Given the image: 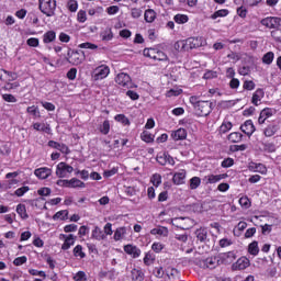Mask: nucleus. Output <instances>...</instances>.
<instances>
[{"label":"nucleus","instance_id":"1","mask_svg":"<svg viewBox=\"0 0 281 281\" xmlns=\"http://www.w3.org/2000/svg\"><path fill=\"white\" fill-rule=\"evenodd\" d=\"M190 103L192 104L196 115L199 117H207L212 111H214L215 104L210 101H201L199 100V97L193 95L189 99Z\"/></svg>","mask_w":281,"mask_h":281},{"label":"nucleus","instance_id":"2","mask_svg":"<svg viewBox=\"0 0 281 281\" xmlns=\"http://www.w3.org/2000/svg\"><path fill=\"white\" fill-rule=\"evenodd\" d=\"M38 8L45 16H54L56 14V0H38Z\"/></svg>","mask_w":281,"mask_h":281},{"label":"nucleus","instance_id":"3","mask_svg":"<svg viewBox=\"0 0 281 281\" xmlns=\"http://www.w3.org/2000/svg\"><path fill=\"white\" fill-rule=\"evenodd\" d=\"M143 56H146V58H151V60H168V55H166L164 50H159V48H145L143 50Z\"/></svg>","mask_w":281,"mask_h":281},{"label":"nucleus","instance_id":"4","mask_svg":"<svg viewBox=\"0 0 281 281\" xmlns=\"http://www.w3.org/2000/svg\"><path fill=\"white\" fill-rule=\"evenodd\" d=\"M74 172V168L67 162H59L56 167V176L59 179H65L67 175H71Z\"/></svg>","mask_w":281,"mask_h":281},{"label":"nucleus","instance_id":"5","mask_svg":"<svg viewBox=\"0 0 281 281\" xmlns=\"http://www.w3.org/2000/svg\"><path fill=\"white\" fill-rule=\"evenodd\" d=\"M261 25L268 27L269 30H278L279 27H281V19L268 16L261 20Z\"/></svg>","mask_w":281,"mask_h":281},{"label":"nucleus","instance_id":"6","mask_svg":"<svg viewBox=\"0 0 281 281\" xmlns=\"http://www.w3.org/2000/svg\"><path fill=\"white\" fill-rule=\"evenodd\" d=\"M81 54L82 55L80 56V53L78 50L74 52L69 49L67 53L68 63H71V65H82L85 60V52H82Z\"/></svg>","mask_w":281,"mask_h":281},{"label":"nucleus","instance_id":"7","mask_svg":"<svg viewBox=\"0 0 281 281\" xmlns=\"http://www.w3.org/2000/svg\"><path fill=\"white\" fill-rule=\"evenodd\" d=\"M218 265H221L220 257H209L200 261V267H202V269H216Z\"/></svg>","mask_w":281,"mask_h":281},{"label":"nucleus","instance_id":"8","mask_svg":"<svg viewBox=\"0 0 281 281\" xmlns=\"http://www.w3.org/2000/svg\"><path fill=\"white\" fill-rule=\"evenodd\" d=\"M115 82L116 85H120V87H125L126 89H130L132 81H131V76L126 72H120L115 77Z\"/></svg>","mask_w":281,"mask_h":281},{"label":"nucleus","instance_id":"9","mask_svg":"<svg viewBox=\"0 0 281 281\" xmlns=\"http://www.w3.org/2000/svg\"><path fill=\"white\" fill-rule=\"evenodd\" d=\"M111 74L109 66H99L94 70V80H104Z\"/></svg>","mask_w":281,"mask_h":281},{"label":"nucleus","instance_id":"10","mask_svg":"<svg viewBox=\"0 0 281 281\" xmlns=\"http://www.w3.org/2000/svg\"><path fill=\"white\" fill-rule=\"evenodd\" d=\"M218 258H220V265H232V262L236 260V252L234 251L224 252V254H221Z\"/></svg>","mask_w":281,"mask_h":281},{"label":"nucleus","instance_id":"11","mask_svg":"<svg viewBox=\"0 0 281 281\" xmlns=\"http://www.w3.org/2000/svg\"><path fill=\"white\" fill-rule=\"evenodd\" d=\"M241 133H245V135H248V137H251L254 133H256V126H254V121L247 120L241 126H240Z\"/></svg>","mask_w":281,"mask_h":281},{"label":"nucleus","instance_id":"12","mask_svg":"<svg viewBox=\"0 0 281 281\" xmlns=\"http://www.w3.org/2000/svg\"><path fill=\"white\" fill-rule=\"evenodd\" d=\"M49 148H55V150H60L63 155H69L70 150L69 147L65 144H60L56 140H49L48 142Z\"/></svg>","mask_w":281,"mask_h":281},{"label":"nucleus","instance_id":"13","mask_svg":"<svg viewBox=\"0 0 281 281\" xmlns=\"http://www.w3.org/2000/svg\"><path fill=\"white\" fill-rule=\"evenodd\" d=\"M124 251L133 258H139V256L142 255V250L137 248V246H133L131 244L124 246Z\"/></svg>","mask_w":281,"mask_h":281},{"label":"nucleus","instance_id":"14","mask_svg":"<svg viewBox=\"0 0 281 281\" xmlns=\"http://www.w3.org/2000/svg\"><path fill=\"white\" fill-rule=\"evenodd\" d=\"M34 175L38 179H47L52 177V169L47 167H42V168L35 169Z\"/></svg>","mask_w":281,"mask_h":281},{"label":"nucleus","instance_id":"15","mask_svg":"<svg viewBox=\"0 0 281 281\" xmlns=\"http://www.w3.org/2000/svg\"><path fill=\"white\" fill-rule=\"evenodd\" d=\"M171 137L175 142H181L188 137V131L186 128H178L171 133Z\"/></svg>","mask_w":281,"mask_h":281},{"label":"nucleus","instance_id":"16","mask_svg":"<svg viewBox=\"0 0 281 281\" xmlns=\"http://www.w3.org/2000/svg\"><path fill=\"white\" fill-rule=\"evenodd\" d=\"M271 115H273V110L270 108H265L259 115L258 119V124H265V122H267V120H269V117H271Z\"/></svg>","mask_w":281,"mask_h":281},{"label":"nucleus","instance_id":"17","mask_svg":"<svg viewBox=\"0 0 281 281\" xmlns=\"http://www.w3.org/2000/svg\"><path fill=\"white\" fill-rule=\"evenodd\" d=\"M226 173H221V175H210L204 177L203 181H205V183H218V181L226 179Z\"/></svg>","mask_w":281,"mask_h":281},{"label":"nucleus","instance_id":"18","mask_svg":"<svg viewBox=\"0 0 281 281\" xmlns=\"http://www.w3.org/2000/svg\"><path fill=\"white\" fill-rule=\"evenodd\" d=\"M60 236H63V238H66L64 244L61 245V249L64 251H67V249H70V247L76 243V238L71 234L69 236L61 234Z\"/></svg>","mask_w":281,"mask_h":281},{"label":"nucleus","instance_id":"19","mask_svg":"<svg viewBox=\"0 0 281 281\" xmlns=\"http://www.w3.org/2000/svg\"><path fill=\"white\" fill-rule=\"evenodd\" d=\"M184 45L187 47V52L190 49H196L201 46V43L199 42V38L189 37L184 41Z\"/></svg>","mask_w":281,"mask_h":281},{"label":"nucleus","instance_id":"20","mask_svg":"<svg viewBox=\"0 0 281 281\" xmlns=\"http://www.w3.org/2000/svg\"><path fill=\"white\" fill-rule=\"evenodd\" d=\"M249 267V259L247 258H239L234 265L233 269H237L238 271H243Z\"/></svg>","mask_w":281,"mask_h":281},{"label":"nucleus","instance_id":"21","mask_svg":"<svg viewBox=\"0 0 281 281\" xmlns=\"http://www.w3.org/2000/svg\"><path fill=\"white\" fill-rule=\"evenodd\" d=\"M265 98V90L258 88L254 94H252V99H251V102L252 104H255V106H259V102L260 100H262Z\"/></svg>","mask_w":281,"mask_h":281},{"label":"nucleus","instance_id":"22","mask_svg":"<svg viewBox=\"0 0 281 281\" xmlns=\"http://www.w3.org/2000/svg\"><path fill=\"white\" fill-rule=\"evenodd\" d=\"M277 131H280V126L278 124H270L263 130L265 137H273Z\"/></svg>","mask_w":281,"mask_h":281},{"label":"nucleus","instance_id":"23","mask_svg":"<svg viewBox=\"0 0 281 281\" xmlns=\"http://www.w3.org/2000/svg\"><path fill=\"white\" fill-rule=\"evenodd\" d=\"M172 181L176 186H181L186 181V170H181L173 175Z\"/></svg>","mask_w":281,"mask_h":281},{"label":"nucleus","instance_id":"24","mask_svg":"<svg viewBox=\"0 0 281 281\" xmlns=\"http://www.w3.org/2000/svg\"><path fill=\"white\" fill-rule=\"evenodd\" d=\"M126 237V227L122 226L115 229L114 232V240L119 241V240H123V238Z\"/></svg>","mask_w":281,"mask_h":281},{"label":"nucleus","instance_id":"25","mask_svg":"<svg viewBox=\"0 0 281 281\" xmlns=\"http://www.w3.org/2000/svg\"><path fill=\"white\" fill-rule=\"evenodd\" d=\"M144 19L146 23H153L155 19H157V13L153 9H148L145 11Z\"/></svg>","mask_w":281,"mask_h":281},{"label":"nucleus","instance_id":"26","mask_svg":"<svg viewBox=\"0 0 281 281\" xmlns=\"http://www.w3.org/2000/svg\"><path fill=\"white\" fill-rule=\"evenodd\" d=\"M131 276H132L133 281H144V278H145L142 270H139L137 268L132 269Z\"/></svg>","mask_w":281,"mask_h":281},{"label":"nucleus","instance_id":"27","mask_svg":"<svg viewBox=\"0 0 281 281\" xmlns=\"http://www.w3.org/2000/svg\"><path fill=\"white\" fill-rule=\"evenodd\" d=\"M33 128L35 131H41L42 133H52V127H49V125H45V123H34Z\"/></svg>","mask_w":281,"mask_h":281},{"label":"nucleus","instance_id":"28","mask_svg":"<svg viewBox=\"0 0 281 281\" xmlns=\"http://www.w3.org/2000/svg\"><path fill=\"white\" fill-rule=\"evenodd\" d=\"M92 238L95 240H104L106 238V235H104V232L98 226L94 227L92 231Z\"/></svg>","mask_w":281,"mask_h":281},{"label":"nucleus","instance_id":"29","mask_svg":"<svg viewBox=\"0 0 281 281\" xmlns=\"http://www.w3.org/2000/svg\"><path fill=\"white\" fill-rule=\"evenodd\" d=\"M195 236L200 243H205L207 240V229L199 228L195 231Z\"/></svg>","mask_w":281,"mask_h":281},{"label":"nucleus","instance_id":"30","mask_svg":"<svg viewBox=\"0 0 281 281\" xmlns=\"http://www.w3.org/2000/svg\"><path fill=\"white\" fill-rule=\"evenodd\" d=\"M248 254H250V256H258V254H260L258 241L255 240L248 245Z\"/></svg>","mask_w":281,"mask_h":281},{"label":"nucleus","instance_id":"31","mask_svg":"<svg viewBox=\"0 0 281 281\" xmlns=\"http://www.w3.org/2000/svg\"><path fill=\"white\" fill-rule=\"evenodd\" d=\"M16 213L19 216H21L24 221L30 218V215H27V209L25 207V204H19L16 206Z\"/></svg>","mask_w":281,"mask_h":281},{"label":"nucleus","instance_id":"32","mask_svg":"<svg viewBox=\"0 0 281 281\" xmlns=\"http://www.w3.org/2000/svg\"><path fill=\"white\" fill-rule=\"evenodd\" d=\"M68 188H86V184L81 180L72 178L68 180Z\"/></svg>","mask_w":281,"mask_h":281},{"label":"nucleus","instance_id":"33","mask_svg":"<svg viewBox=\"0 0 281 281\" xmlns=\"http://www.w3.org/2000/svg\"><path fill=\"white\" fill-rule=\"evenodd\" d=\"M228 142L233 144H238V142H243V134L238 132H233L228 135Z\"/></svg>","mask_w":281,"mask_h":281},{"label":"nucleus","instance_id":"34","mask_svg":"<svg viewBox=\"0 0 281 281\" xmlns=\"http://www.w3.org/2000/svg\"><path fill=\"white\" fill-rule=\"evenodd\" d=\"M44 43H54L56 41V32L55 31H48L43 36Z\"/></svg>","mask_w":281,"mask_h":281},{"label":"nucleus","instance_id":"35","mask_svg":"<svg viewBox=\"0 0 281 281\" xmlns=\"http://www.w3.org/2000/svg\"><path fill=\"white\" fill-rule=\"evenodd\" d=\"M102 41H112L113 40V31L111 27H106L103 32L100 34Z\"/></svg>","mask_w":281,"mask_h":281},{"label":"nucleus","instance_id":"36","mask_svg":"<svg viewBox=\"0 0 281 281\" xmlns=\"http://www.w3.org/2000/svg\"><path fill=\"white\" fill-rule=\"evenodd\" d=\"M69 216V211L67 210H63L57 212L54 216H53V221H58V218H60V221H67V217Z\"/></svg>","mask_w":281,"mask_h":281},{"label":"nucleus","instance_id":"37","mask_svg":"<svg viewBox=\"0 0 281 281\" xmlns=\"http://www.w3.org/2000/svg\"><path fill=\"white\" fill-rule=\"evenodd\" d=\"M140 137L143 142H146V144H153L155 142V136L147 131H144Z\"/></svg>","mask_w":281,"mask_h":281},{"label":"nucleus","instance_id":"38","mask_svg":"<svg viewBox=\"0 0 281 281\" xmlns=\"http://www.w3.org/2000/svg\"><path fill=\"white\" fill-rule=\"evenodd\" d=\"M250 168L255 172H260V175H267V167L262 164H254L252 166H250Z\"/></svg>","mask_w":281,"mask_h":281},{"label":"nucleus","instance_id":"39","mask_svg":"<svg viewBox=\"0 0 281 281\" xmlns=\"http://www.w3.org/2000/svg\"><path fill=\"white\" fill-rule=\"evenodd\" d=\"M227 14H229V10L227 9H221V10H217L215 11L212 15H211V19L216 20L218 19L220 16H227Z\"/></svg>","mask_w":281,"mask_h":281},{"label":"nucleus","instance_id":"40","mask_svg":"<svg viewBox=\"0 0 281 281\" xmlns=\"http://www.w3.org/2000/svg\"><path fill=\"white\" fill-rule=\"evenodd\" d=\"M150 234H153V236H168V228L167 227H162V228H154L150 231Z\"/></svg>","mask_w":281,"mask_h":281},{"label":"nucleus","instance_id":"41","mask_svg":"<svg viewBox=\"0 0 281 281\" xmlns=\"http://www.w3.org/2000/svg\"><path fill=\"white\" fill-rule=\"evenodd\" d=\"M273 58H274V54L273 52H268L263 55L262 57V63L265 65H271V63H273Z\"/></svg>","mask_w":281,"mask_h":281},{"label":"nucleus","instance_id":"42","mask_svg":"<svg viewBox=\"0 0 281 281\" xmlns=\"http://www.w3.org/2000/svg\"><path fill=\"white\" fill-rule=\"evenodd\" d=\"M74 256H76V258H86L87 254H85V251H82V246L81 245H77L74 248Z\"/></svg>","mask_w":281,"mask_h":281},{"label":"nucleus","instance_id":"43","mask_svg":"<svg viewBox=\"0 0 281 281\" xmlns=\"http://www.w3.org/2000/svg\"><path fill=\"white\" fill-rule=\"evenodd\" d=\"M176 52H188L186 41H178L173 45Z\"/></svg>","mask_w":281,"mask_h":281},{"label":"nucleus","instance_id":"44","mask_svg":"<svg viewBox=\"0 0 281 281\" xmlns=\"http://www.w3.org/2000/svg\"><path fill=\"white\" fill-rule=\"evenodd\" d=\"M114 120L116 122H121V124H124V126H128L131 124V121H128V117L124 114H117Z\"/></svg>","mask_w":281,"mask_h":281},{"label":"nucleus","instance_id":"45","mask_svg":"<svg viewBox=\"0 0 281 281\" xmlns=\"http://www.w3.org/2000/svg\"><path fill=\"white\" fill-rule=\"evenodd\" d=\"M239 205L244 207V210H249L251 207V201L247 196H243L239 199Z\"/></svg>","mask_w":281,"mask_h":281},{"label":"nucleus","instance_id":"46","mask_svg":"<svg viewBox=\"0 0 281 281\" xmlns=\"http://www.w3.org/2000/svg\"><path fill=\"white\" fill-rule=\"evenodd\" d=\"M201 186V178L193 177L190 179V190H196Z\"/></svg>","mask_w":281,"mask_h":281},{"label":"nucleus","instance_id":"47","mask_svg":"<svg viewBox=\"0 0 281 281\" xmlns=\"http://www.w3.org/2000/svg\"><path fill=\"white\" fill-rule=\"evenodd\" d=\"M109 131H111V123L109 121H104L100 127V133H102V135H109Z\"/></svg>","mask_w":281,"mask_h":281},{"label":"nucleus","instance_id":"48","mask_svg":"<svg viewBox=\"0 0 281 281\" xmlns=\"http://www.w3.org/2000/svg\"><path fill=\"white\" fill-rule=\"evenodd\" d=\"M188 15L186 14H177L173 18V21L179 24L188 23Z\"/></svg>","mask_w":281,"mask_h":281},{"label":"nucleus","instance_id":"49","mask_svg":"<svg viewBox=\"0 0 281 281\" xmlns=\"http://www.w3.org/2000/svg\"><path fill=\"white\" fill-rule=\"evenodd\" d=\"M80 49H98V45L90 43V42H86V43H81L79 44Z\"/></svg>","mask_w":281,"mask_h":281},{"label":"nucleus","instance_id":"50","mask_svg":"<svg viewBox=\"0 0 281 281\" xmlns=\"http://www.w3.org/2000/svg\"><path fill=\"white\" fill-rule=\"evenodd\" d=\"M151 183H153V186H155L156 188H159V186H161V175L155 173V175L151 177Z\"/></svg>","mask_w":281,"mask_h":281},{"label":"nucleus","instance_id":"51","mask_svg":"<svg viewBox=\"0 0 281 281\" xmlns=\"http://www.w3.org/2000/svg\"><path fill=\"white\" fill-rule=\"evenodd\" d=\"M243 87L246 91H254L256 89V83L252 80H246Z\"/></svg>","mask_w":281,"mask_h":281},{"label":"nucleus","instance_id":"52","mask_svg":"<svg viewBox=\"0 0 281 281\" xmlns=\"http://www.w3.org/2000/svg\"><path fill=\"white\" fill-rule=\"evenodd\" d=\"M232 122H224L220 127V132L223 134L228 133V131H232Z\"/></svg>","mask_w":281,"mask_h":281},{"label":"nucleus","instance_id":"53","mask_svg":"<svg viewBox=\"0 0 281 281\" xmlns=\"http://www.w3.org/2000/svg\"><path fill=\"white\" fill-rule=\"evenodd\" d=\"M77 21L79 23H85L87 21V11L85 10H80L78 13H77Z\"/></svg>","mask_w":281,"mask_h":281},{"label":"nucleus","instance_id":"54","mask_svg":"<svg viewBox=\"0 0 281 281\" xmlns=\"http://www.w3.org/2000/svg\"><path fill=\"white\" fill-rule=\"evenodd\" d=\"M25 262H27V257L22 256V257H18L13 260V265L15 267H21V265H25Z\"/></svg>","mask_w":281,"mask_h":281},{"label":"nucleus","instance_id":"55","mask_svg":"<svg viewBox=\"0 0 281 281\" xmlns=\"http://www.w3.org/2000/svg\"><path fill=\"white\" fill-rule=\"evenodd\" d=\"M26 192H30V187H21L15 190V196H23Z\"/></svg>","mask_w":281,"mask_h":281},{"label":"nucleus","instance_id":"56","mask_svg":"<svg viewBox=\"0 0 281 281\" xmlns=\"http://www.w3.org/2000/svg\"><path fill=\"white\" fill-rule=\"evenodd\" d=\"M114 175H117V167H113L112 169L105 170V171L103 172V177H104L105 179H109V177H114Z\"/></svg>","mask_w":281,"mask_h":281},{"label":"nucleus","instance_id":"57","mask_svg":"<svg viewBox=\"0 0 281 281\" xmlns=\"http://www.w3.org/2000/svg\"><path fill=\"white\" fill-rule=\"evenodd\" d=\"M37 194L40 196H49V194H52V189L47 188V187H44V188H41L38 191H37Z\"/></svg>","mask_w":281,"mask_h":281},{"label":"nucleus","instance_id":"58","mask_svg":"<svg viewBox=\"0 0 281 281\" xmlns=\"http://www.w3.org/2000/svg\"><path fill=\"white\" fill-rule=\"evenodd\" d=\"M68 10L70 12H77V10H78V2L76 0L68 1Z\"/></svg>","mask_w":281,"mask_h":281},{"label":"nucleus","instance_id":"59","mask_svg":"<svg viewBox=\"0 0 281 281\" xmlns=\"http://www.w3.org/2000/svg\"><path fill=\"white\" fill-rule=\"evenodd\" d=\"M222 168H232L234 166V159L233 158H226L221 164Z\"/></svg>","mask_w":281,"mask_h":281},{"label":"nucleus","instance_id":"60","mask_svg":"<svg viewBox=\"0 0 281 281\" xmlns=\"http://www.w3.org/2000/svg\"><path fill=\"white\" fill-rule=\"evenodd\" d=\"M77 74H78V69L70 68L69 71L67 72L68 80H76Z\"/></svg>","mask_w":281,"mask_h":281},{"label":"nucleus","instance_id":"61","mask_svg":"<svg viewBox=\"0 0 281 281\" xmlns=\"http://www.w3.org/2000/svg\"><path fill=\"white\" fill-rule=\"evenodd\" d=\"M38 38L36 37H31L26 41V45H29V47H38Z\"/></svg>","mask_w":281,"mask_h":281},{"label":"nucleus","instance_id":"62","mask_svg":"<svg viewBox=\"0 0 281 281\" xmlns=\"http://www.w3.org/2000/svg\"><path fill=\"white\" fill-rule=\"evenodd\" d=\"M176 240H179L180 243H188V234H176L175 235Z\"/></svg>","mask_w":281,"mask_h":281},{"label":"nucleus","instance_id":"63","mask_svg":"<svg viewBox=\"0 0 281 281\" xmlns=\"http://www.w3.org/2000/svg\"><path fill=\"white\" fill-rule=\"evenodd\" d=\"M74 280L76 281L87 280V274L85 273V271H79L75 274Z\"/></svg>","mask_w":281,"mask_h":281},{"label":"nucleus","instance_id":"64","mask_svg":"<svg viewBox=\"0 0 281 281\" xmlns=\"http://www.w3.org/2000/svg\"><path fill=\"white\" fill-rule=\"evenodd\" d=\"M131 14L133 19H139V16H142V9L134 8L132 9Z\"/></svg>","mask_w":281,"mask_h":281}]
</instances>
